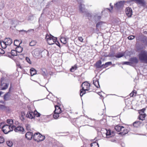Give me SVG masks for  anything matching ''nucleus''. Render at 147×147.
I'll use <instances>...</instances> for the list:
<instances>
[{
  "label": "nucleus",
  "mask_w": 147,
  "mask_h": 147,
  "mask_svg": "<svg viewBox=\"0 0 147 147\" xmlns=\"http://www.w3.org/2000/svg\"><path fill=\"white\" fill-rule=\"evenodd\" d=\"M20 119L22 121H23L24 120V118L23 116L21 117H20Z\"/></svg>",
  "instance_id": "61"
},
{
  "label": "nucleus",
  "mask_w": 147,
  "mask_h": 147,
  "mask_svg": "<svg viewBox=\"0 0 147 147\" xmlns=\"http://www.w3.org/2000/svg\"><path fill=\"white\" fill-rule=\"evenodd\" d=\"M142 41L145 45L147 46V38L146 37L143 38Z\"/></svg>",
  "instance_id": "34"
},
{
  "label": "nucleus",
  "mask_w": 147,
  "mask_h": 147,
  "mask_svg": "<svg viewBox=\"0 0 147 147\" xmlns=\"http://www.w3.org/2000/svg\"><path fill=\"white\" fill-rule=\"evenodd\" d=\"M84 13V15H86V16H87L88 17L90 18V17H91V14L90 13H88L87 11H86V12H85Z\"/></svg>",
  "instance_id": "46"
},
{
  "label": "nucleus",
  "mask_w": 147,
  "mask_h": 147,
  "mask_svg": "<svg viewBox=\"0 0 147 147\" xmlns=\"http://www.w3.org/2000/svg\"><path fill=\"white\" fill-rule=\"evenodd\" d=\"M6 82V79L3 77L0 79V90H4L8 88L9 83H5Z\"/></svg>",
  "instance_id": "4"
},
{
  "label": "nucleus",
  "mask_w": 147,
  "mask_h": 147,
  "mask_svg": "<svg viewBox=\"0 0 147 147\" xmlns=\"http://www.w3.org/2000/svg\"><path fill=\"white\" fill-rule=\"evenodd\" d=\"M0 53L1 54H3L5 53V51L2 49H0Z\"/></svg>",
  "instance_id": "54"
},
{
  "label": "nucleus",
  "mask_w": 147,
  "mask_h": 147,
  "mask_svg": "<svg viewBox=\"0 0 147 147\" xmlns=\"http://www.w3.org/2000/svg\"><path fill=\"white\" fill-rule=\"evenodd\" d=\"M109 56L110 57H115V55H114V54L111 53L109 54Z\"/></svg>",
  "instance_id": "58"
},
{
  "label": "nucleus",
  "mask_w": 147,
  "mask_h": 147,
  "mask_svg": "<svg viewBox=\"0 0 147 147\" xmlns=\"http://www.w3.org/2000/svg\"><path fill=\"white\" fill-rule=\"evenodd\" d=\"M33 134L32 133L28 131L27 132L26 134V137L28 140H31L32 138H33Z\"/></svg>",
  "instance_id": "16"
},
{
  "label": "nucleus",
  "mask_w": 147,
  "mask_h": 147,
  "mask_svg": "<svg viewBox=\"0 0 147 147\" xmlns=\"http://www.w3.org/2000/svg\"><path fill=\"white\" fill-rule=\"evenodd\" d=\"M86 117L87 118H88V119H90L91 120H95V119H92L91 118H89L87 116H86Z\"/></svg>",
  "instance_id": "59"
},
{
  "label": "nucleus",
  "mask_w": 147,
  "mask_h": 147,
  "mask_svg": "<svg viewBox=\"0 0 147 147\" xmlns=\"http://www.w3.org/2000/svg\"><path fill=\"white\" fill-rule=\"evenodd\" d=\"M124 55V53L119 52L117 53L115 55V57L117 58H120L123 57Z\"/></svg>",
  "instance_id": "24"
},
{
  "label": "nucleus",
  "mask_w": 147,
  "mask_h": 147,
  "mask_svg": "<svg viewBox=\"0 0 147 147\" xmlns=\"http://www.w3.org/2000/svg\"><path fill=\"white\" fill-rule=\"evenodd\" d=\"M82 89L80 90V95L82 96L86 93V91H88L90 89V84L87 82H84L81 85Z\"/></svg>",
  "instance_id": "2"
},
{
  "label": "nucleus",
  "mask_w": 147,
  "mask_h": 147,
  "mask_svg": "<svg viewBox=\"0 0 147 147\" xmlns=\"http://www.w3.org/2000/svg\"><path fill=\"white\" fill-rule=\"evenodd\" d=\"M3 42H4V41H1V43L0 44V45L2 48L5 49L7 45H6L5 43L3 44Z\"/></svg>",
  "instance_id": "42"
},
{
  "label": "nucleus",
  "mask_w": 147,
  "mask_h": 147,
  "mask_svg": "<svg viewBox=\"0 0 147 147\" xmlns=\"http://www.w3.org/2000/svg\"><path fill=\"white\" fill-rule=\"evenodd\" d=\"M137 93L136 90H133V91L130 94V96L131 97H133L134 96H135Z\"/></svg>",
  "instance_id": "40"
},
{
  "label": "nucleus",
  "mask_w": 147,
  "mask_h": 147,
  "mask_svg": "<svg viewBox=\"0 0 147 147\" xmlns=\"http://www.w3.org/2000/svg\"><path fill=\"white\" fill-rule=\"evenodd\" d=\"M24 115H25V114L23 112H22L21 113V117H22V116L24 117Z\"/></svg>",
  "instance_id": "60"
},
{
  "label": "nucleus",
  "mask_w": 147,
  "mask_h": 147,
  "mask_svg": "<svg viewBox=\"0 0 147 147\" xmlns=\"http://www.w3.org/2000/svg\"><path fill=\"white\" fill-rule=\"evenodd\" d=\"M11 84L10 86V87L9 88V92H10L11 91Z\"/></svg>",
  "instance_id": "62"
},
{
  "label": "nucleus",
  "mask_w": 147,
  "mask_h": 147,
  "mask_svg": "<svg viewBox=\"0 0 147 147\" xmlns=\"http://www.w3.org/2000/svg\"><path fill=\"white\" fill-rule=\"evenodd\" d=\"M5 140L3 137L0 136V144L3 143L4 142Z\"/></svg>",
  "instance_id": "48"
},
{
  "label": "nucleus",
  "mask_w": 147,
  "mask_h": 147,
  "mask_svg": "<svg viewBox=\"0 0 147 147\" xmlns=\"http://www.w3.org/2000/svg\"><path fill=\"white\" fill-rule=\"evenodd\" d=\"M102 62L100 60H99L96 62V66L97 68L102 67L104 65L103 64L101 65Z\"/></svg>",
  "instance_id": "20"
},
{
  "label": "nucleus",
  "mask_w": 147,
  "mask_h": 147,
  "mask_svg": "<svg viewBox=\"0 0 147 147\" xmlns=\"http://www.w3.org/2000/svg\"><path fill=\"white\" fill-rule=\"evenodd\" d=\"M60 40L61 42L64 44H65L67 43L66 38L64 37H61L60 38Z\"/></svg>",
  "instance_id": "31"
},
{
  "label": "nucleus",
  "mask_w": 147,
  "mask_h": 147,
  "mask_svg": "<svg viewBox=\"0 0 147 147\" xmlns=\"http://www.w3.org/2000/svg\"><path fill=\"white\" fill-rule=\"evenodd\" d=\"M129 61L131 63L137 64L138 62V60L136 57H133L131 58Z\"/></svg>",
  "instance_id": "17"
},
{
  "label": "nucleus",
  "mask_w": 147,
  "mask_h": 147,
  "mask_svg": "<svg viewBox=\"0 0 147 147\" xmlns=\"http://www.w3.org/2000/svg\"><path fill=\"white\" fill-rule=\"evenodd\" d=\"M45 138V136L42 135L38 132L35 133L33 136V139L37 142L42 141Z\"/></svg>",
  "instance_id": "5"
},
{
  "label": "nucleus",
  "mask_w": 147,
  "mask_h": 147,
  "mask_svg": "<svg viewBox=\"0 0 147 147\" xmlns=\"http://www.w3.org/2000/svg\"><path fill=\"white\" fill-rule=\"evenodd\" d=\"M36 42L34 41H32L30 43V45L31 46H33L36 45Z\"/></svg>",
  "instance_id": "45"
},
{
  "label": "nucleus",
  "mask_w": 147,
  "mask_h": 147,
  "mask_svg": "<svg viewBox=\"0 0 147 147\" xmlns=\"http://www.w3.org/2000/svg\"><path fill=\"white\" fill-rule=\"evenodd\" d=\"M6 107L4 105H0V109L1 110H5L6 109Z\"/></svg>",
  "instance_id": "49"
},
{
  "label": "nucleus",
  "mask_w": 147,
  "mask_h": 147,
  "mask_svg": "<svg viewBox=\"0 0 147 147\" xmlns=\"http://www.w3.org/2000/svg\"><path fill=\"white\" fill-rule=\"evenodd\" d=\"M34 30L33 29H30V30H28L27 31V32H29L31 31H33Z\"/></svg>",
  "instance_id": "63"
},
{
  "label": "nucleus",
  "mask_w": 147,
  "mask_h": 147,
  "mask_svg": "<svg viewBox=\"0 0 147 147\" xmlns=\"http://www.w3.org/2000/svg\"><path fill=\"white\" fill-rule=\"evenodd\" d=\"M112 64V62H108L106 63L104 65L103 67L104 68H105L107 67L108 66L111 65Z\"/></svg>",
  "instance_id": "36"
},
{
  "label": "nucleus",
  "mask_w": 147,
  "mask_h": 147,
  "mask_svg": "<svg viewBox=\"0 0 147 147\" xmlns=\"http://www.w3.org/2000/svg\"><path fill=\"white\" fill-rule=\"evenodd\" d=\"M139 59L141 62L147 63V51H142L138 55Z\"/></svg>",
  "instance_id": "3"
},
{
  "label": "nucleus",
  "mask_w": 147,
  "mask_h": 147,
  "mask_svg": "<svg viewBox=\"0 0 147 147\" xmlns=\"http://www.w3.org/2000/svg\"><path fill=\"white\" fill-rule=\"evenodd\" d=\"M32 54L33 56L36 58H40L42 57L41 51L38 49L34 50L32 52Z\"/></svg>",
  "instance_id": "7"
},
{
  "label": "nucleus",
  "mask_w": 147,
  "mask_h": 147,
  "mask_svg": "<svg viewBox=\"0 0 147 147\" xmlns=\"http://www.w3.org/2000/svg\"><path fill=\"white\" fill-rule=\"evenodd\" d=\"M41 54L42 57H45L46 56L48 55L49 52L47 50L45 49L41 51Z\"/></svg>",
  "instance_id": "26"
},
{
  "label": "nucleus",
  "mask_w": 147,
  "mask_h": 147,
  "mask_svg": "<svg viewBox=\"0 0 147 147\" xmlns=\"http://www.w3.org/2000/svg\"><path fill=\"white\" fill-rule=\"evenodd\" d=\"M59 116V114L57 113H55L54 112V114L53 115V117L55 119H57L58 118Z\"/></svg>",
  "instance_id": "41"
},
{
  "label": "nucleus",
  "mask_w": 147,
  "mask_h": 147,
  "mask_svg": "<svg viewBox=\"0 0 147 147\" xmlns=\"http://www.w3.org/2000/svg\"><path fill=\"white\" fill-rule=\"evenodd\" d=\"M141 123L140 121H136L133 123V125L134 126L138 127L141 124Z\"/></svg>",
  "instance_id": "28"
},
{
  "label": "nucleus",
  "mask_w": 147,
  "mask_h": 147,
  "mask_svg": "<svg viewBox=\"0 0 147 147\" xmlns=\"http://www.w3.org/2000/svg\"><path fill=\"white\" fill-rule=\"evenodd\" d=\"M94 18L96 21H98L101 18V16H98L97 14H96L95 15H94Z\"/></svg>",
  "instance_id": "37"
},
{
  "label": "nucleus",
  "mask_w": 147,
  "mask_h": 147,
  "mask_svg": "<svg viewBox=\"0 0 147 147\" xmlns=\"http://www.w3.org/2000/svg\"><path fill=\"white\" fill-rule=\"evenodd\" d=\"M12 43V41L11 39L10 38H7L5 39L4 42H3V43H5L7 45H10Z\"/></svg>",
  "instance_id": "14"
},
{
  "label": "nucleus",
  "mask_w": 147,
  "mask_h": 147,
  "mask_svg": "<svg viewBox=\"0 0 147 147\" xmlns=\"http://www.w3.org/2000/svg\"><path fill=\"white\" fill-rule=\"evenodd\" d=\"M124 2L125 1H123L117 2L115 4V6L117 9L121 8L124 6Z\"/></svg>",
  "instance_id": "10"
},
{
  "label": "nucleus",
  "mask_w": 147,
  "mask_h": 147,
  "mask_svg": "<svg viewBox=\"0 0 147 147\" xmlns=\"http://www.w3.org/2000/svg\"><path fill=\"white\" fill-rule=\"evenodd\" d=\"M34 117L35 116L36 117H39L40 116V114L37 112L36 111H35L34 112Z\"/></svg>",
  "instance_id": "35"
},
{
  "label": "nucleus",
  "mask_w": 147,
  "mask_h": 147,
  "mask_svg": "<svg viewBox=\"0 0 147 147\" xmlns=\"http://www.w3.org/2000/svg\"><path fill=\"white\" fill-rule=\"evenodd\" d=\"M128 132V130L123 127L120 134L121 135H124L127 133Z\"/></svg>",
  "instance_id": "18"
},
{
  "label": "nucleus",
  "mask_w": 147,
  "mask_h": 147,
  "mask_svg": "<svg viewBox=\"0 0 147 147\" xmlns=\"http://www.w3.org/2000/svg\"><path fill=\"white\" fill-rule=\"evenodd\" d=\"M45 38L49 45H53L55 42L56 44L59 46L58 44L59 45V43L57 40V38L54 37L51 34H47Z\"/></svg>",
  "instance_id": "1"
},
{
  "label": "nucleus",
  "mask_w": 147,
  "mask_h": 147,
  "mask_svg": "<svg viewBox=\"0 0 147 147\" xmlns=\"http://www.w3.org/2000/svg\"><path fill=\"white\" fill-rule=\"evenodd\" d=\"M31 75L32 76H33L36 74V71L35 69L32 68L30 69Z\"/></svg>",
  "instance_id": "23"
},
{
  "label": "nucleus",
  "mask_w": 147,
  "mask_h": 147,
  "mask_svg": "<svg viewBox=\"0 0 147 147\" xmlns=\"http://www.w3.org/2000/svg\"><path fill=\"white\" fill-rule=\"evenodd\" d=\"M55 110L54 111L55 113H57L59 114L61 112V108L58 106H55Z\"/></svg>",
  "instance_id": "19"
},
{
  "label": "nucleus",
  "mask_w": 147,
  "mask_h": 147,
  "mask_svg": "<svg viewBox=\"0 0 147 147\" xmlns=\"http://www.w3.org/2000/svg\"><path fill=\"white\" fill-rule=\"evenodd\" d=\"M16 50H12L11 51V54L13 56H17L18 55Z\"/></svg>",
  "instance_id": "33"
},
{
  "label": "nucleus",
  "mask_w": 147,
  "mask_h": 147,
  "mask_svg": "<svg viewBox=\"0 0 147 147\" xmlns=\"http://www.w3.org/2000/svg\"><path fill=\"white\" fill-rule=\"evenodd\" d=\"M146 117V114H140L139 115V119L140 120L143 121L145 119V118Z\"/></svg>",
  "instance_id": "29"
},
{
  "label": "nucleus",
  "mask_w": 147,
  "mask_h": 147,
  "mask_svg": "<svg viewBox=\"0 0 147 147\" xmlns=\"http://www.w3.org/2000/svg\"><path fill=\"white\" fill-rule=\"evenodd\" d=\"M10 96V93L8 92L6 93L4 96V99L5 100H7Z\"/></svg>",
  "instance_id": "22"
},
{
  "label": "nucleus",
  "mask_w": 147,
  "mask_h": 147,
  "mask_svg": "<svg viewBox=\"0 0 147 147\" xmlns=\"http://www.w3.org/2000/svg\"><path fill=\"white\" fill-rule=\"evenodd\" d=\"M123 64L124 65H131V62H127V61H125L123 62Z\"/></svg>",
  "instance_id": "51"
},
{
  "label": "nucleus",
  "mask_w": 147,
  "mask_h": 147,
  "mask_svg": "<svg viewBox=\"0 0 147 147\" xmlns=\"http://www.w3.org/2000/svg\"><path fill=\"white\" fill-rule=\"evenodd\" d=\"M127 38L129 40H132L134 38L135 36L133 35H131L128 37Z\"/></svg>",
  "instance_id": "50"
},
{
  "label": "nucleus",
  "mask_w": 147,
  "mask_h": 147,
  "mask_svg": "<svg viewBox=\"0 0 147 147\" xmlns=\"http://www.w3.org/2000/svg\"><path fill=\"white\" fill-rule=\"evenodd\" d=\"M123 126H119L118 125H116L115 127V129L117 131L119 132L121 131L122 129Z\"/></svg>",
  "instance_id": "25"
},
{
  "label": "nucleus",
  "mask_w": 147,
  "mask_h": 147,
  "mask_svg": "<svg viewBox=\"0 0 147 147\" xmlns=\"http://www.w3.org/2000/svg\"><path fill=\"white\" fill-rule=\"evenodd\" d=\"M78 3L80 4L82 3H83L84 1L83 0H77Z\"/></svg>",
  "instance_id": "57"
},
{
  "label": "nucleus",
  "mask_w": 147,
  "mask_h": 147,
  "mask_svg": "<svg viewBox=\"0 0 147 147\" xmlns=\"http://www.w3.org/2000/svg\"><path fill=\"white\" fill-rule=\"evenodd\" d=\"M78 39L80 41L83 42V39L82 37H79L78 38Z\"/></svg>",
  "instance_id": "56"
},
{
  "label": "nucleus",
  "mask_w": 147,
  "mask_h": 147,
  "mask_svg": "<svg viewBox=\"0 0 147 147\" xmlns=\"http://www.w3.org/2000/svg\"><path fill=\"white\" fill-rule=\"evenodd\" d=\"M77 69V67L76 65H75L73 66H72L70 69V71L71 72H74Z\"/></svg>",
  "instance_id": "38"
},
{
  "label": "nucleus",
  "mask_w": 147,
  "mask_h": 147,
  "mask_svg": "<svg viewBox=\"0 0 147 147\" xmlns=\"http://www.w3.org/2000/svg\"><path fill=\"white\" fill-rule=\"evenodd\" d=\"M7 144L8 146L11 147L12 146L13 143L11 141L9 140L7 142Z\"/></svg>",
  "instance_id": "39"
},
{
  "label": "nucleus",
  "mask_w": 147,
  "mask_h": 147,
  "mask_svg": "<svg viewBox=\"0 0 147 147\" xmlns=\"http://www.w3.org/2000/svg\"><path fill=\"white\" fill-rule=\"evenodd\" d=\"M96 141V140L95 142L91 143L90 144L91 147H99L98 144Z\"/></svg>",
  "instance_id": "27"
},
{
  "label": "nucleus",
  "mask_w": 147,
  "mask_h": 147,
  "mask_svg": "<svg viewBox=\"0 0 147 147\" xmlns=\"http://www.w3.org/2000/svg\"><path fill=\"white\" fill-rule=\"evenodd\" d=\"M22 43V41H20L18 40H15L14 42V44L15 46H19L21 43Z\"/></svg>",
  "instance_id": "30"
},
{
  "label": "nucleus",
  "mask_w": 147,
  "mask_h": 147,
  "mask_svg": "<svg viewBox=\"0 0 147 147\" xmlns=\"http://www.w3.org/2000/svg\"><path fill=\"white\" fill-rule=\"evenodd\" d=\"M79 8L80 11L82 13H84L87 11L85 8V5L81 3L80 5Z\"/></svg>",
  "instance_id": "13"
},
{
  "label": "nucleus",
  "mask_w": 147,
  "mask_h": 147,
  "mask_svg": "<svg viewBox=\"0 0 147 147\" xmlns=\"http://www.w3.org/2000/svg\"><path fill=\"white\" fill-rule=\"evenodd\" d=\"M26 60L27 62L30 64H31V63L30 61V60L29 58L28 57H27L26 58Z\"/></svg>",
  "instance_id": "53"
},
{
  "label": "nucleus",
  "mask_w": 147,
  "mask_h": 147,
  "mask_svg": "<svg viewBox=\"0 0 147 147\" xmlns=\"http://www.w3.org/2000/svg\"><path fill=\"white\" fill-rule=\"evenodd\" d=\"M16 48V51L17 52L20 53H21L23 50V48L21 47L18 46Z\"/></svg>",
  "instance_id": "32"
},
{
  "label": "nucleus",
  "mask_w": 147,
  "mask_h": 147,
  "mask_svg": "<svg viewBox=\"0 0 147 147\" xmlns=\"http://www.w3.org/2000/svg\"><path fill=\"white\" fill-rule=\"evenodd\" d=\"M5 125H4V123H3L2 122L1 123H0V127L1 128H2V129L3 127V126H4Z\"/></svg>",
  "instance_id": "55"
},
{
  "label": "nucleus",
  "mask_w": 147,
  "mask_h": 147,
  "mask_svg": "<svg viewBox=\"0 0 147 147\" xmlns=\"http://www.w3.org/2000/svg\"><path fill=\"white\" fill-rule=\"evenodd\" d=\"M15 127L14 125H6L3 127L2 131L5 134H7L9 132L12 131L13 128Z\"/></svg>",
  "instance_id": "6"
},
{
  "label": "nucleus",
  "mask_w": 147,
  "mask_h": 147,
  "mask_svg": "<svg viewBox=\"0 0 147 147\" xmlns=\"http://www.w3.org/2000/svg\"><path fill=\"white\" fill-rule=\"evenodd\" d=\"M14 131L16 132L20 133L22 134L24 133V128L21 126H18L16 127L13 128Z\"/></svg>",
  "instance_id": "9"
},
{
  "label": "nucleus",
  "mask_w": 147,
  "mask_h": 147,
  "mask_svg": "<svg viewBox=\"0 0 147 147\" xmlns=\"http://www.w3.org/2000/svg\"><path fill=\"white\" fill-rule=\"evenodd\" d=\"M26 117L31 119H34V112L30 111H28L26 115Z\"/></svg>",
  "instance_id": "15"
},
{
  "label": "nucleus",
  "mask_w": 147,
  "mask_h": 147,
  "mask_svg": "<svg viewBox=\"0 0 147 147\" xmlns=\"http://www.w3.org/2000/svg\"><path fill=\"white\" fill-rule=\"evenodd\" d=\"M7 122L8 123L10 124H12L13 123V121L12 119H7Z\"/></svg>",
  "instance_id": "47"
},
{
  "label": "nucleus",
  "mask_w": 147,
  "mask_h": 147,
  "mask_svg": "<svg viewBox=\"0 0 147 147\" xmlns=\"http://www.w3.org/2000/svg\"><path fill=\"white\" fill-rule=\"evenodd\" d=\"M133 1L135 2L142 6H144L145 5V2L144 0H129L127 1V2L128 3Z\"/></svg>",
  "instance_id": "8"
},
{
  "label": "nucleus",
  "mask_w": 147,
  "mask_h": 147,
  "mask_svg": "<svg viewBox=\"0 0 147 147\" xmlns=\"http://www.w3.org/2000/svg\"><path fill=\"white\" fill-rule=\"evenodd\" d=\"M105 130L106 131V134L107 138L115 136V133L113 131L111 132L110 129H108V130L106 129Z\"/></svg>",
  "instance_id": "11"
},
{
  "label": "nucleus",
  "mask_w": 147,
  "mask_h": 147,
  "mask_svg": "<svg viewBox=\"0 0 147 147\" xmlns=\"http://www.w3.org/2000/svg\"><path fill=\"white\" fill-rule=\"evenodd\" d=\"M19 32H21L22 34H24L25 33L27 32V31L24 30H20L19 31Z\"/></svg>",
  "instance_id": "52"
},
{
  "label": "nucleus",
  "mask_w": 147,
  "mask_h": 147,
  "mask_svg": "<svg viewBox=\"0 0 147 147\" xmlns=\"http://www.w3.org/2000/svg\"><path fill=\"white\" fill-rule=\"evenodd\" d=\"M0 103H3V104H5V102H4V101H2V100H0Z\"/></svg>",
  "instance_id": "64"
},
{
  "label": "nucleus",
  "mask_w": 147,
  "mask_h": 147,
  "mask_svg": "<svg viewBox=\"0 0 147 147\" xmlns=\"http://www.w3.org/2000/svg\"><path fill=\"white\" fill-rule=\"evenodd\" d=\"M103 23H104V22H98L96 24V27L98 28L99 26H101Z\"/></svg>",
  "instance_id": "43"
},
{
  "label": "nucleus",
  "mask_w": 147,
  "mask_h": 147,
  "mask_svg": "<svg viewBox=\"0 0 147 147\" xmlns=\"http://www.w3.org/2000/svg\"><path fill=\"white\" fill-rule=\"evenodd\" d=\"M125 13L128 17H131L132 14L131 9L129 7L127 8L125 10Z\"/></svg>",
  "instance_id": "12"
},
{
  "label": "nucleus",
  "mask_w": 147,
  "mask_h": 147,
  "mask_svg": "<svg viewBox=\"0 0 147 147\" xmlns=\"http://www.w3.org/2000/svg\"><path fill=\"white\" fill-rule=\"evenodd\" d=\"M41 74L44 76H47V74L45 72V69H41Z\"/></svg>",
  "instance_id": "44"
},
{
  "label": "nucleus",
  "mask_w": 147,
  "mask_h": 147,
  "mask_svg": "<svg viewBox=\"0 0 147 147\" xmlns=\"http://www.w3.org/2000/svg\"><path fill=\"white\" fill-rule=\"evenodd\" d=\"M93 84L97 88L100 87V85L99 83V81L98 80L96 79L93 80Z\"/></svg>",
  "instance_id": "21"
}]
</instances>
